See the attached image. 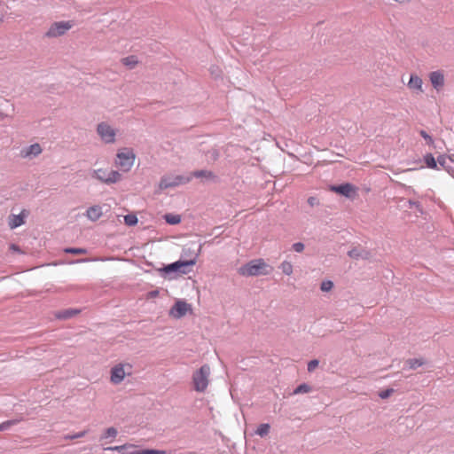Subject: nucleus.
Instances as JSON below:
<instances>
[{
	"instance_id": "14",
	"label": "nucleus",
	"mask_w": 454,
	"mask_h": 454,
	"mask_svg": "<svg viewBox=\"0 0 454 454\" xmlns=\"http://www.w3.org/2000/svg\"><path fill=\"white\" fill-rule=\"evenodd\" d=\"M95 177L106 184L114 183V169L98 168L94 170Z\"/></svg>"
},
{
	"instance_id": "22",
	"label": "nucleus",
	"mask_w": 454,
	"mask_h": 454,
	"mask_svg": "<svg viewBox=\"0 0 454 454\" xmlns=\"http://www.w3.org/2000/svg\"><path fill=\"white\" fill-rule=\"evenodd\" d=\"M425 364L426 360L423 358H410L405 361V365L411 370H415Z\"/></svg>"
},
{
	"instance_id": "8",
	"label": "nucleus",
	"mask_w": 454,
	"mask_h": 454,
	"mask_svg": "<svg viewBox=\"0 0 454 454\" xmlns=\"http://www.w3.org/2000/svg\"><path fill=\"white\" fill-rule=\"evenodd\" d=\"M110 211V206L107 204L94 205L87 208L85 215L89 220L95 222L98 220L102 215Z\"/></svg>"
},
{
	"instance_id": "7",
	"label": "nucleus",
	"mask_w": 454,
	"mask_h": 454,
	"mask_svg": "<svg viewBox=\"0 0 454 454\" xmlns=\"http://www.w3.org/2000/svg\"><path fill=\"white\" fill-rule=\"evenodd\" d=\"M330 191L342 195L348 199L355 198L356 195V187L350 183H343L338 185H331Z\"/></svg>"
},
{
	"instance_id": "43",
	"label": "nucleus",
	"mask_w": 454,
	"mask_h": 454,
	"mask_svg": "<svg viewBox=\"0 0 454 454\" xmlns=\"http://www.w3.org/2000/svg\"><path fill=\"white\" fill-rule=\"evenodd\" d=\"M308 203L309 205H310L311 207H314V206H317L319 204V201L316 198V197H309L308 199Z\"/></svg>"
},
{
	"instance_id": "51",
	"label": "nucleus",
	"mask_w": 454,
	"mask_h": 454,
	"mask_svg": "<svg viewBox=\"0 0 454 454\" xmlns=\"http://www.w3.org/2000/svg\"><path fill=\"white\" fill-rule=\"evenodd\" d=\"M211 73L214 74L215 73H216V70H215L214 67L211 68Z\"/></svg>"
},
{
	"instance_id": "35",
	"label": "nucleus",
	"mask_w": 454,
	"mask_h": 454,
	"mask_svg": "<svg viewBox=\"0 0 454 454\" xmlns=\"http://www.w3.org/2000/svg\"><path fill=\"white\" fill-rule=\"evenodd\" d=\"M207 160L215 161L219 158V152L216 149H211L207 153Z\"/></svg>"
},
{
	"instance_id": "29",
	"label": "nucleus",
	"mask_w": 454,
	"mask_h": 454,
	"mask_svg": "<svg viewBox=\"0 0 454 454\" xmlns=\"http://www.w3.org/2000/svg\"><path fill=\"white\" fill-rule=\"evenodd\" d=\"M124 223L128 226H135L138 219L135 214H129L123 216Z\"/></svg>"
},
{
	"instance_id": "33",
	"label": "nucleus",
	"mask_w": 454,
	"mask_h": 454,
	"mask_svg": "<svg viewBox=\"0 0 454 454\" xmlns=\"http://www.w3.org/2000/svg\"><path fill=\"white\" fill-rule=\"evenodd\" d=\"M114 437V426L109 427L106 432L100 436L99 441L101 442V444L103 445V441L105 439Z\"/></svg>"
},
{
	"instance_id": "15",
	"label": "nucleus",
	"mask_w": 454,
	"mask_h": 454,
	"mask_svg": "<svg viewBox=\"0 0 454 454\" xmlns=\"http://www.w3.org/2000/svg\"><path fill=\"white\" fill-rule=\"evenodd\" d=\"M42 153L41 145L38 143L32 144L21 151V155L25 158L36 157Z\"/></svg>"
},
{
	"instance_id": "2",
	"label": "nucleus",
	"mask_w": 454,
	"mask_h": 454,
	"mask_svg": "<svg viewBox=\"0 0 454 454\" xmlns=\"http://www.w3.org/2000/svg\"><path fill=\"white\" fill-rule=\"evenodd\" d=\"M271 271L272 267L267 264L263 259L251 260L238 270L239 274L245 277L265 276Z\"/></svg>"
},
{
	"instance_id": "25",
	"label": "nucleus",
	"mask_w": 454,
	"mask_h": 454,
	"mask_svg": "<svg viewBox=\"0 0 454 454\" xmlns=\"http://www.w3.org/2000/svg\"><path fill=\"white\" fill-rule=\"evenodd\" d=\"M192 176L194 177H198V178L199 177H205L207 179L216 178L215 175L212 171L205 170V169L196 170V171L192 172Z\"/></svg>"
},
{
	"instance_id": "21",
	"label": "nucleus",
	"mask_w": 454,
	"mask_h": 454,
	"mask_svg": "<svg viewBox=\"0 0 454 454\" xmlns=\"http://www.w3.org/2000/svg\"><path fill=\"white\" fill-rule=\"evenodd\" d=\"M423 160L427 166V168H431V169H435V170H439L440 168L438 166V159L435 160V158L434 157V155L430 153H427L424 155L423 157Z\"/></svg>"
},
{
	"instance_id": "9",
	"label": "nucleus",
	"mask_w": 454,
	"mask_h": 454,
	"mask_svg": "<svg viewBox=\"0 0 454 454\" xmlns=\"http://www.w3.org/2000/svg\"><path fill=\"white\" fill-rule=\"evenodd\" d=\"M191 309V305L184 301L178 300L171 307L169 315L174 318H181Z\"/></svg>"
},
{
	"instance_id": "28",
	"label": "nucleus",
	"mask_w": 454,
	"mask_h": 454,
	"mask_svg": "<svg viewBox=\"0 0 454 454\" xmlns=\"http://www.w3.org/2000/svg\"><path fill=\"white\" fill-rule=\"evenodd\" d=\"M270 426L268 423L260 424L257 429L255 430V434L260 435L261 437H265L270 433Z\"/></svg>"
},
{
	"instance_id": "47",
	"label": "nucleus",
	"mask_w": 454,
	"mask_h": 454,
	"mask_svg": "<svg viewBox=\"0 0 454 454\" xmlns=\"http://www.w3.org/2000/svg\"><path fill=\"white\" fill-rule=\"evenodd\" d=\"M158 293H159L158 291H152V292H150V295L154 297L158 294Z\"/></svg>"
},
{
	"instance_id": "38",
	"label": "nucleus",
	"mask_w": 454,
	"mask_h": 454,
	"mask_svg": "<svg viewBox=\"0 0 454 454\" xmlns=\"http://www.w3.org/2000/svg\"><path fill=\"white\" fill-rule=\"evenodd\" d=\"M137 454H166V451L160 450L147 449V450H139V453H137Z\"/></svg>"
},
{
	"instance_id": "10",
	"label": "nucleus",
	"mask_w": 454,
	"mask_h": 454,
	"mask_svg": "<svg viewBox=\"0 0 454 454\" xmlns=\"http://www.w3.org/2000/svg\"><path fill=\"white\" fill-rule=\"evenodd\" d=\"M132 372L133 366L130 364H115V385L121 383L126 376H131Z\"/></svg>"
},
{
	"instance_id": "3",
	"label": "nucleus",
	"mask_w": 454,
	"mask_h": 454,
	"mask_svg": "<svg viewBox=\"0 0 454 454\" xmlns=\"http://www.w3.org/2000/svg\"><path fill=\"white\" fill-rule=\"evenodd\" d=\"M193 265H195L194 259L178 260L165 265L160 271L164 275H170L172 273L187 274L191 271L190 268Z\"/></svg>"
},
{
	"instance_id": "11",
	"label": "nucleus",
	"mask_w": 454,
	"mask_h": 454,
	"mask_svg": "<svg viewBox=\"0 0 454 454\" xmlns=\"http://www.w3.org/2000/svg\"><path fill=\"white\" fill-rule=\"evenodd\" d=\"M98 134L106 143H114V128L102 121L97 128Z\"/></svg>"
},
{
	"instance_id": "49",
	"label": "nucleus",
	"mask_w": 454,
	"mask_h": 454,
	"mask_svg": "<svg viewBox=\"0 0 454 454\" xmlns=\"http://www.w3.org/2000/svg\"><path fill=\"white\" fill-rule=\"evenodd\" d=\"M105 450H111V451H114V447L112 446H109V447H106L104 448Z\"/></svg>"
},
{
	"instance_id": "18",
	"label": "nucleus",
	"mask_w": 454,
	"mask_h": 454,
	"mask_svg": "<svg viewBox=\"0 0 454 454\" xmlns=\"http://www.w3.org/2000/svg\"><path fill=\"white\" fill-rule=\"evenodd\" d=\"M115 451L119 454H137L139 450L133 444H124L121 446H115Z\"/></svg>"
},
{
	"instance_id": "44",
	"label": "nucleus",
	"mask_w": 454,
	"mask_h": 454,
	"mask_svg": "<svg viewBox=\"0 0 454 454\" xmlns=\"http://www.w3.org/2000/svg\"><path fill=\"white\" fill-rule=\"evenodd\" d=\"M114 366H109V380L111 383H114Z\"/></svg>"
},
{
	"instance_id": "1",
	"label": "nucleus",
	"mask_w": 454,
	"mask_h": 454,
	"mask_svg": "<svg viewBox=\"0 0 454 454\" xmlns=\"http://www.w3.org/2000/svg\"><path fill=\"white\" fill-rule=\"evenodd\" d=\"M136 154L134 150L129 147L118 149L115 153V184L122 179L121 173H128L134 165Z\"/></svg>"
},
{
	"instance_id": "26",
	"label": "nucleus",
	"mask_w": 454,
	"mask_h": 454,
	"mask_svg": "<svg viewBox=\"0 0 454 454\" xmlns=\"http://www.w3.org/2000/svg\"><path fill=\"white\" fill-rule=\"evenodd\" d=\"M121 62L129 69H133L138 63L137 58L134 55L128 56L121 59Z\"/></svg>"
},
{
	"instance_id": "45",
	"label": "nucleus",
	"mask_w": 454,
	"mask_h": 454,
	"mask_svg": "<svg viewBox=\"0 0 454 454\" xmlns=\"http://www.w3.org/2000/svg\"><path fill=\"white\" fill-rule=\"evenodd\" d=\"M448 160L454 164V154L447 156Z\"/></svg>"
},
{
	"instance_id": "24",
	"label": "nucleus",
	"mask_w": 454,
	"mask_h": 454,
	"mask_svg": "<svg viewBox=\"0 0 454 454\" xmlns=\"http://www.w3.org/2000/svg\"><path fill=\"white\" fill-rule=\"evenodd\" d=\"M163 219L165 220V222L168 224H170V225L178 224L181 223V220H182L180 215H175V214H171V213L165 214L163 215Z\"/></svg>"
},
{
	"instance_id": "20",
	"label": "nucleus",
	"mask_w": 454,
	"mask_h": 454,
	"mask_svg": "<svg viewBox=\"0 0 454 454\" xmlns=\"http://www.w3.org/2000/svg\"><path fill=\"white\" fill-rule=\"evenodd\" d=\"M201 251V245L199 246L197 250H194L191 247H184L182 251V257L194 259L195 262H197V258L199 257Z\"/></svg>"
},
{
	"instance_id": "46",
	"label": "nucleus",
	"mask_w": 454,
	"mask_h": 454,
	"mask_svg": "<svg viewBox=\"0 0 454 454\" xmlns=\"http://www.w3.org/2000/svg\"><path fill=\"white\" fill-rule=\"evenodd\" d=\"M90 261V259H81V260H77L75 261L74 262L78 263V262H89Z\"/></svg>"
},
{
	"instance_id": "12",
	"label": "nucleus",
	"mask_w": 454,
	"mask_h": 454,
	"mask_svg": "<svg viewBox=\"0 0 454 454\" xmlns=\"http://www.w3.org/2000/svg\"><path fill=\"white\" fill-rule=\"evenodd\" d=\"M29 215V212L27 209H22L20 214L14 215L12 214L9 216V227L12 230H14L26 223V218Z\"/></svg>"
},
{
	"instance_id": "50",
	"label": "nucleus",
	"mask_w": 454,
	"mask_h": 454,
	"mask_svg": "<svg viewBox=\"0 0 454 454\" xmlns=\"http://www.w3.org/2000/svg\"><path fill=\"white\" fill-rule=\"evenodd\" d=\"M98 259H94L93 261H98ZM100 261H105V260H113V258H106V259H104V258H101L99 259Z\"/></svg>"
},
{
	"instance_id": "37",
	"label": "nucleus",
	"mask_w": 454,
	"mask_h": 454,
	"mask_svg": "<svg viewBox=\"0 0 454 454\" xmlns=\"http://www.w3.org/2000/svg\"><path fill=\"white\" fill-rule=\"evenodd\" d=\"M333 287V283L331 280H325L320 285V289L323 292H328Z\"/></svg>"
},
{
	"instance_id": "16",
	"label": "nucleus",
	"mask_w": 454,
	"mask_h": 454,
	"mask_svg": "<svg viewBox=\"0 0 454 454\" xmlns=\"http://www.w3.org/2000/svg\"><path fill=\"white\" fill-rule=\"evenodd\" d=\"M433 87L439 90L444 85V76L441 71H434L429 75Z\"/></svg>"
},
{
	"instance_id": "23",
	"label": "nucleus",
	"mask_w": 454,
	"mask_h": 454,
	"mask_svg": "<svg viewBox=\"0 0 454 454\" xmlns=\"http://www.w3.org/2000/svg\"><path fill=\"white\" fill-rule=\"evenodd\" d=\"M422 83L423 82H422L421 78H419L416 74H411L410 81L408 82V86H409L410 89L422 90H421Z\"/></svg>"
},
{
	"instance_id": "40",
	"label": "nucleus",
	"mask_w": 454,
	"mask_h": 454,
	"mask_svg": "<svg viewBox=\"0 0 454 454\" xmlns=\"http://www.w3.org/2000/svg\"><path fill=\"white\" fill-rule=\"evenodd\" d=\"M394 389L393 388H387L385 390H382L379 393V396L381 398V399H387L393 393H394Z\"/></svg>"
},
{
	"instance_id": "34",
	"label": "nucleus",
	"mask_w": 454,
	"mask_h": 454,
	"mask_svg": "<svg viewBox=\"0 0 454 454\" xmlns=\"http://www.w3.org/2000/svg\"><path fill=\"white\" fill-rule=\"evenodd\" d=\"M419 135L425 139L427 145H434V142L433 137L430 135H428L426 130H424V129L419 130Z\"/></svg>"
},
{
	"instance_id": "5",
	"label": "nucleus",
	"mask_w": 454,
	"mask_h": 454,
	"mask_svg": "<svg viewBox=\"0 0 454 454\" xmlns=\"http://www.w3.org/2000/svg\"><path fill=\"white\" fill-rule=\"evenodd\" d=\"M191 176L186 177L180 175L175 176H164L160 178L159 186L160 189L165 190L168 188L178 186L180 184H187L191 181Z\"/></svg>"
},
{
	"instance_id": "48",
	"label": "nucleus",
	"mask_w": 454,
	"mask_h": 454,
	"mask_svg": "<svg viewBox=\"0 0 454 454\" xmlns=\"http://www.w3.org/2000/svg\"><path fill=\"white\" fill-rule=\"evenodd\" d=\"M12 249L15 250V251H19L20 248L17 245H12Z\"/></svg>"
},
{
	"instance_id": "36",
	"label": "nucleus",
	"mask_w": 454,
	"mask_h": 454,
	"mask_svg": "<svg viewBox=\"0 0 454 454\" xmlns=\"http://www.w3.org/2000/svg\"><path fill=\"white\" fill-rule=\"evenodd\" d=\"M408 205L410 208L415 207L418 210V212H419L420 214L423 213V207L419 201L409 200Z\"/></svg>"
},
{
	"instance_id": "4",
	"label": "nucleus",
	"mask_w": 454,
	"mask_h": 454,
	"mask_svg": "<svg viewBox=\"0 0 454 454\" xmlns=\"http://www.w3.org/2000/svg\"><path fill=\"white\" fill-rule=\"evenodd\" d=\"M210 375V366L207 364H203L192 374L193 387L197 392H204L208 386V377Z\"/></svg>"
},
{
	"instance_id": "17",
	"label": "nucleus",
	"mask_w": 454,
	"mask_h": 454,
	"mask_svg": "<svg viewBox=\"0 0 454 454\" xmlns=\"http://www.w3.org/2000/svg\"><path fill=\"white\" fill-rule=\"evenodd\" d=\"M438 166L440 168H443L450 175L454 177V164L448 160L447 155L441 154L438 156Z\"/></svg>"
},
{
	"instance_id": "32",
	"label": "nucleus",
	"mask_w": 454,
	"mask_h": 454,
	"mask_svg": "<svg viewBox=\"0 0 454 454\" xmlns=\"http://www.w3.org/2000/svg\"><path fill=\"white\" fill-rule=\"evenodd\" d=\"M20 422V419H9L0 423V432L9 429L12 426H14Z\"/></svg>"
},
{
	"instance_id": "42",
	"label": "nucleus",
	"mask_w": 454,
	"mask_h": 454,
	"mask_svg": "<svg viewBox=\"0 0 454 454\" xmlns=\"http://www.w3.org/2000/svg\"><path fill=\"white\" fill-rule=\"evenodd\" d=\"M292 247L296 253H301L304 250L305 246L302 242H296L293 244Z\"/></svg>"
},
{
	"instance_id": "19",
	"label": "nucleus",
	"mask_w": 454,
	"mask_h": 454,
	"mask_svg": "<svg viewBox=\"0 0 454 454\" xmlns=\"http://www.w3.org/2000/svg\"><path fill=\"white\" fill-rule=\"evenodd\" d=\"M78 313H80V309L69 308V309L59 311L56 314V317L58 319L66 320V319H69V318L73 317L74 316L77 315Z\"/></svg>"
},
{
	"instance_id": "30",
	"label": "nucleus",
	"mask_w": 454,
	"mask_h": 454,
	"mask_svg": "<svg viewBox=\"0 0 454 454\" xmlns=\"http://www.w3.org/2000/svg\"><path fill=\"white\" fill-rule=\"evenodd\" d=\"M63 251L66 254H86L87 253V249H85L83 247H65L63 249Z\"/></svg>"
},
{
	"instance_id": "27",
	"label": "nucleus",
	"mask_w": 454,
	"mask_h": 454,
	"mask_svg": "<svg viewBox=\"0 0 454 454\" xmlns=\"http://www.w3.org/2000/svg\"><path fill=\"white\" fill-rule=\"evenodd\" d=\"M312 387L308 383L300 384L294 391L293 395L306 394L311 392Z\"/></svg>"
},
{
	"instance_id": "39",
	"label": "nucleus",
	"mask_w": 454,
	"mask_h": 454,
	"mask_svg": "<svg viewBox=\"0 0 454 454\" xmlns=\"http://www.w3.org/2000/svg\"><path fill=\"white\" fill-rule=\"evenodd\" d=\"M86 433H87V431L83 430V431L78 432L76 434H67L65 436V438L66 439H69V440H74V439H78V438L83 437L86 434Z\"/></svg>"
},
{
	"instance_id": "41",
	"label": "nucleus",
	"mask_w": 454,
	"mask_h": 454,
	"mask_svg": "<svg viewBox=\"0 0 454 454\" xmlns=\"http://www.w3.org/2000/svg\"><path fill=\"white\" fill-rule=\"evenodd\" d=\"M319 364V361L317 359L310 360L308 363V372H312Z\"/></svg>"
},
{
	"instance_id": "31",
	"label": "nucleus",
	"mask_w": 454,
	"mask_h": 454,
	"mask_svg": "<svg viewBox=\"0 0 454 454\" xmlns=\"http://www.w3.org/2000/svg\"><path fill=\"white\" fill-rule=\"evenodd\" d=\"M279 268L285 275L290 276L293 273V265L287 261H284Z\"/></svg>"
},
{
	"instance_id": "13",
	"label": "nucleus",
	"mask_w": 454,
	"mask_h": 454,
	"mask_svg": "<svg viewBox=\"0 0 454 454\" xmlns=\"http://www.w3.org/2000/svg\"><path fill=\"white\" fill-rule=\"evenodd\" d=\"M348 255L355 260H370L372 253L360 246L355 247L348 252Z\"/></svg>"
},
{
	"instance_id": "6",
	"label": "nucleus",
	"mask_w": 454,
	"mask_h": 454,
	"mask_svg": "<svg viewBox=\"0 0 454 454\" xmlns=\"http://www.w3.org/2000/svg\"><path fill=\"white\" fill-rule=\"evenodd\" d=\"M71 27L72 24L70 21H57L51 24L45 35L51 38L58 37L63 35Z\"/></svg>"
}]
</instances>
